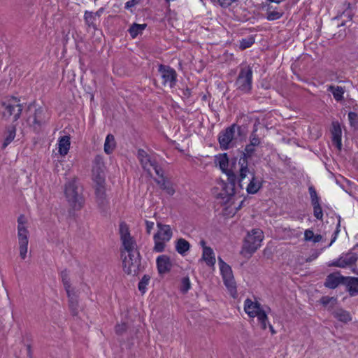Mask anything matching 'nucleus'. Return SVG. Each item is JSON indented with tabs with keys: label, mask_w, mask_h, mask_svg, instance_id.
Here are the masks:
<instances>
[{
	"label": "nucleus",
	"mask_w": 358,
	"mask_h": 358,
	"mask_svg": "<svg viewBox=\"0 0 358 358\" xmlns=\"http://www.w3.org/2000/svg\"><path fill=\"white\" fill-rule=\"evenodd\" d=\"M243 201H241L240 206L238 207V209H240L241 206H243Z\"/></svg>",
	"instance_id": "63"
},
{
	"label": "nucleus",
	"mask_w": 358,
	"mask_h": 358,
	"mask_svg": "<svg viewBox=\"0 0 358 358\" xmlns=\"http://www.w3.org/2000/svg\"><path fill=\"white\" fill-rule=\"evenodd\" d=\"M103 12V8H99L96 13H94V16L96 17H99Z\"/></svg>",
	"instance_id": "59"
},
{
	"label": "nucleus",
	"mask_w": 358,
	"mask_h": 358,
	"mask_svg": "<svg viewBox=\"0 0 358 358\" xmlns=\"http://www.w3.org/2000/svg\"><path fill=\"white\" fill-rule=\"evenodd\" d=\"M115 145L114 136L108 134L104 143V152L108 155L112 153L115 148Z\"/></svg>",
	"instance_id": "31"
},
{
	"label": "nucleus",
	"mask_w": 358,
	"mask_h": 358,
	"mask_svg": "<svg viewBox=\"0 0 358 358\" xmlns=\"http://www.w3.org/2000/svg\"><path fill=\"white\" fill-rule=\"evenodd\" d=\"M322 240V236L320 234L314 235L313 238L311 239L310 241L313 242L314 243H318Z\"/></svg>",
	"instance_id": "58"
},
{
	"label": "nucleus",
	"mask_w": 358,
	"mask_h": 358,
	"mask_svg": "<svg viewBox=\"0 0 358 358\" xmlns=\"http://www.w3.org/2000/svg\"><path fill=\"white\" fill-rule=\"evenodd\" d=\"M255 317H257L262 329L265 330L266 329V322L268 320V317L265 311L261 309L257 312V313H256Z\"/></svg>",
	"instance_id": "40"
},
{
	"label": "nucleus",
	"mask_w": 358,
	"mask_h": 358,
	"mask_svg": "<svg viewBox=\"0 0 358 358\" xmlns=\"http://www.w3.org/2000/svg\"><path fill=\"white\" fill-rule=\"evenodd\" d=\"M92 176L95 187L105 186V168H92Z\"/></svg>",
	"instance_id": "23"
},
{
	"label": "nucleus",
	"mask_w": 358,
	"mask_h": 358,
	"mask_svg": "<svg viewBox=\"0 0 358 358\" xmlns=\"http://www.w3.org/2000/svg\"><path fill=\"white\" fill-rule=\"evenodd\" d=\"M348 119L350 126L355 129H358V115L355 112H350L348 113Z\"/></svg>",
	"instance_id": "46"
},
{
	"label": "nucleus",
	"mask_w": 358,
	"mask_h": 358,
	"mask_svg": "<svg viewBox=\"0 0 358 358\" xmlns=\"http://www.w3.org/2000/svg\"><path fill=\"white\" fill-rule=\"evenodd\" d=\"M271 7H268L266 12V19L270 21L280 19L282 15L283 12H279L276 10H271Z\"/></svg>",
	"instance_id": "41"
},
{
	"label": "nucleus",
	"mask_w": 358,
	"mask_h": 358,
	"mask_svg": "<svg viewBox=\"0 0 358 358\" xmlns=\"http://www.w3.org/2000/svg\"><path fill=\"white\" fill-rule=\"evenodd\" d=\"M246 185V191L248 194H256L262 187V181L258 179L255 173V171L251 167H248V171L245 173L243 178H241V172L238 176V186L240 189H243Z\"/></svg>",
	"instance_id": "3"
},
{
	"label": "nucleus",
	"mask_w": 358,
	"mask_h": 358,
	"mask_svg": "<svg viewBox=\"0 0 358 358\" xmlns=\"http://www.w3.org/2000/svg\"><path fill=\"white\" fill-rule=\"evenodd\" d=\"M252 80V71L251 67L245 66L241 68L236 81L237 89L247 93L251 90Z\"/></svg>",
	"instance_id": "11"
},
{
	"label": "nucleus",
	"mask_w": 358,
	"mask_h": 358,
	"mask_svg": "<svg viewBox=\"0 0 358 358\" xmlns=\"http://www.w3.org/2000/svg\"><path fill=\"white\" fill-rule=\"evenodd\" d=\"M236 130L240 133L241 128L240 126L233 124L219 134L218 141L222 150H228L236 144Z\"/></svg>",
	"instance_id": "6"
},
{
	"label": "nucleus",
	"mask_w": 358,
	"mask_h": 358,
	"mask_svg": "<svg viewBox=\"0 0 358 358\" xmlns=\"http://www.w3.org/2000/svg\"><path fill=\"white\" fill-rule=\"evenodd\" d=\"M95 194L99 208L103 213H106L108 209V201L106 199L105 186L95 187Z\"/></svg>",
	"instance_id": "16"
},
{
	"label": "nucleus",
	"mask_w": 358,
	"mask_h": 358,
	"mask_svg": "<svg viewBox=\"0 0 358 358\" xmlns=\"http://www.w3.org/2000/svg\"><path fill=\"white\" fill-rule=\"evenodd\" d=\"M224 283L230 292L231 296L235 298L237 294L236 283L234 279V276H230V278H224Z\"/></svg>",
	"instance_id": "36"
},
{
	"label": "nucleus",
	"mask_w": 358,
	"mask_h": 358,
	"mask_svg": "<svg viewBox=\"0 0 358 358\" xmlns=\"http://www.w3.org/2000/svg\"><path fill=\"white\" fill-rule=\"evenodd\" d=\"M261 309V305L258 302H253L250 299L245 301L244 310L250 317H255L256 313Z\"/></svg>",
	"instance_id": "22"
},
{
	"label": "nucleus",
	"mask_w": 358,
	"mask_h": 358,
	"mask_svg": "<svg viewBox=\"0 0 358 358\" xmlns=\"http://www.w3.org/2000/svg\"><path fill=\"white\" fill-rule=\"evenodd\" d=\"M96 17L94 15L93 12L91 11H85L84 14V20L85 22V24L87 25L88 27H92L94 30L97 29V25L94 22L96 20Z\"/></svg>",
	"instance_id": "37"
},
{
	"label": "nucleus",
	"mask_w": 358,
	"mask_h": 358,
	"mask_svg": "<svg viewBox=\"0 0 358 358\" xmlns=\"http://www.w3.org/2000/svg\"><path fill=\"white\" fill-rule=\"evenodd\" d=\"M157 232L154 235L155 246L153 250L162 252L165 249V243L170 241L173 236L171 227L167 224L157 223Z\"/></svg>",
	"instance_id": "5"
},
{
	"label": "nucleus",
	"mask_w": 358,
	"mask_h": 358,
	"mask_svg": "<svg viewBox=\"0 0 358 358\" xmlns=\"http://www.w3.org/2000/svg\"><path fill=\"white\" fill-rule=\"evenodd\" d=\"M66 294L69 298V308L71 314L73 316H76L78 314V295L76 294L75 289H72V291L66 292Z\"/></svg>",
	"instance_id": "21"
},
{
	"label": "nucleus",
	"mask_w": 358,
	"mask_h": 358,
	"mask_svg": "<svg viewBox=\"0 0 358 358\" xmlns=\"http://www.w3.org/2000/svg\"><path fill=\"white\" fill-rule=\"evenodd\" d=\"M269 329H270V330H271V334H274L275 333V330L273 329V326H272V325L269 324Z\"/></svg>",
	"instance_id": "62"
},
{
	"label": "nucleus",
	"mask_w": 358,
	"mask_h": 358,
	"mask_svg": "<svg viewBox=\"0 0 358 358\" xmlns=\"http://www.w3.org/2000/svg\"><path fill=\"white\" fill-rule=\"evenodd\" d=\"M146 232L148 234H150L152 229L154 227V222L148 220H145Z\"/></svg>",
	"instance_id": "55"
},
{
	"label": "nucleus",
	"mask_w": 358,
	"mask_h": 358,
	"mask_svg": "<svg viewBox=\"0 0 358 358\" xmlns=\"http://www.w3.org/2000/svg\"><path fill=\"white\" fill-rule=\"evenodd\" d=\"M337 301L338 300L336 298L328 296H324L320 300V302L324 307H327V310L330 312L333 310V307L337 303Z\"/></svg>",
	"instance_id": "34"
},
{
	"label": "nucleus",
	"mask_w": 358,
	"mask_h": 358,
	"mask_svg": "<svg viewBox=\"0 0 358 358\" xmlns=\"http://www.w3.org/2000/svg\"><path fill=\"white\" fill-rule=\"evenodd\" d=\"M358 260V255L352 250L342 254L339 258L334 260L328 264L329 266H334L338 268H352V271L358 275V271L355 268L356 263Z\"/></svg>",
	"instance_id": "8"
},
{
	"label": "nucleus",
	"mask_w": 358,
	"mask_h": 358,
	"mask_svg": "<svg viewBox=\"0 0 358 358\" xmlns=\"http://www.w3.org/2000/svg\"><path fill=\"white\" fill-rule=\"evenodd\" d=\"M314 233L310 229H306L304 232V239L306 241H310L311 239L313 238Z\"/></svg>",
	"instance_id": "53"
},
{
	"label": "nucleus",
	"mask_w": 358,
	"mask_h": 358,
	"mask_svg": "<svg viewBox=\"0 0 358 358\" xmlns=\"http://www.w3.org/2000/svg\"><path fill=\"white\" fill-rule=\"evenodd\" d=\"M228 182L222 183V192L218 194V197L224 200V203H228L231 196L235 194L236 181H238V177L236 174H234L232 171H229L227 176Z\"/></svg>",
	"instance_id": "12"
},
{
	"label": "nucleus",
	"mask_w": 358,
	"mask_h": 358,
	"mask_svg": "<svg viewBox=\"0 0 358 358\" xmlns=\"http://www.w3.org/2000/svg\"><path fill=\"white\" fill-rule=\"evenodd\" d=\"M150 277L148 275H144L138 282V288L139 291L144 294L146 291V286L148 285Z\"/></svg>",
	"instance_id": "42"
},
{
	"label": "nucleus",
	"mask_w": 358,
	"mask_h": 358,
	"mask_svg": "<svg viewBox=\"0 0 358 358\" xmlns=\"http://www.w3.org/2000/svg\"><path fill=\"white\" fill-rule=\"evenodd\" d=\"M344 285L346 287V291L350 296L358 295V278L357 277H345Z\"/></svg>",
	"instance_id": "18"
},
{
	"label": "nucleus",
	"mask_w": 358,
	"mask_h": 358,
	"mask_svg": "<svg viewBox=\"0 0 358 358\" xmlns=\"http://www.w3.org/2000/svg\"><path fill=\"white\" fill-rule=\"evenodd\" d=\"M313 207V215L314 216L320 220H322L323 212L322 207L320 203H315V205H312Z\"/></svg>",
	"instance_id": "47"
},
{
	"label": "nucleus",
	"mask_w": 358,
	"mask_h": 358,
	"mask_svg": "<svg viewBox=\"0 0 358 358\" xmlns=\"http://www.w3.org/2000/svg\"><path fill=\"white\" fill-rule=\"evenodd\" d=\"M331 313L335 318L343 323H348L352 320L350 313L341 308H336Z\"/></svg>",
	"instance_id": "25"
},
{
	"label": "nucleus",
	"mask_w": 358,
	"mask_h": 358,
	"mask_svg": "<svg viewBox=\"0 0 358 358\" xmlns=\"http://www.w3.org/2000/svg\"><path fill=\"white\" fill-rule=\"evenodd\" d=\"M161 179H155V182L160 186V188L165 190L169 195H173L175 189L170 182L164 176V171H162V176H158Z\"/></svg>",
	"instance_id": "26"
},
{
	"label": "nucleus",
	"mask_w": 358,
	"mask_h": 358,
	"mask_svg": "<svg viewBox=\"0 0 358 358\" xmlns=\"http://www.w3.org/2000/svg\"><path fill=\"white\" fill-rule=\"evenodd\" d=\"M328 91L333 94L334 99L337 101H340L343 99V94L345 91L342 87L330 85L328 88Z\"/></svg>",
	"instance_id": "35"
},
{
	"label": "nucleus",
	"mask_w": 358,
	"mask_h": 358,
	"mask_svg": "<svg viewBox=\"0 0 358 358\" xmlns=\"http://www.w3.org/2000/svg\"><path fill=\"white\" fill-rule=\"evenodd\" d=\"M70 137L69 136H63L60 137L58 143L59 153L62 156L67 155L70 148Z\"/></svg>",
	"instance_id": "27"
},
{
	"label": "nucleus",
	"mask_w": 358,
	"mask_h": 358,
	"mask_svg": "<svg viewBox=\"0 0 358 358\" xmlns=\"http://www.w3.org/2000/svg\"><path fill=\"white\" fill-rule=\"evenodd\" d=\"M105 168L103 159L100 155H96L93 161L92 168Z\"/></svg>",
	"instance_id": "48"
},
{
	"label": "nucleus",
	"mask_w": 358,
	"mask_h": 358,
	"mask_svg": "<svg viewBox=\"0 0 358 358\" xmlns=\"http://www.w3.org/2000/svg\"><path fill=\"white\" fill-rule=\"evenodd\" d=\"M29 231L27 228L17 227L19 245L28 244Z\"/></svg>",
	"instance_id": "39"
},
{
	"label": "nucleus",
	"mask_w": 358,
	"mask_h": 358,
	"mask_svg": "<svg viewBox=\"0 0 358 358\" xmlns=\"http://www.w3.org/2000/svg\"><path fill=\"white\" fill-rule=\"evenodd\" d=\"M308 192L310 193L311 204L315 205V203H320V197L318 196L317 193L313 185L308 187Z\"/></svg>",
	"instance_id": "44"
},
{
	"label": "nucleus",
	"mask_w": 358,
	"mask_h": 358,
	"mask_svg": "<svg viewBox=\"0 0 358 358\" xmlns=\"http://www.w3.org/2000/svg\"><path fill=\"white\" fill-rule=\"evenodd\" d=\"M332 129H331V134H332V141L336 145V146L341 150V134L342 131L341 128V125L338 122H332Z\"/></svg>",
	"instance_id": "20"
},
{
	"label": "nucleus",
	"mask_w": 358,
	"mask_h": 358,
	"mask_svg": "<svg viewBox=\"0 0 358 358\" xmlns=\"http://www.w3.org/2000/svg\"><path fill=\"white\" fill-rule=\"evenodd\" d=\"M20 245V256L22 259H24L27 252L28 244L19 245Z\"/></svg>",
	"instance_id": "50"
},
{
	"label": "nucleus",
	"mask_w": 358,
	"mask_h": 358,
	"mask_svg": "<svg viewBox=\"0 0 358 358\" xmlns=\"http://www.w3.org/2000/svg\"><path fill=\"white\" fill-rule=\"evenodd\" d=\"M218 263L223 278H230V276L233 275L231 267L227 264H226L220 257L218 258Z\"/></svg>",
	"instance_id": "38"
},
{
	"label": "nucleus",
	"mask_w": 358,
	"mask_h": 358,
	"mask_svg": "<svg viewBox=\"0 0 358 358\" xmlns=\"http://www.w3.org/2000/svg\"><path fill=\"white\" fill-rule=\"evenodd\" d=\"M25 222H26V220H25L24 216L21 215L17 219V223H18L17 227L26 228L24 226Z\"/></svg>",
	"instance_id": "56"
},
{
	"label": "nucleus",
	"mask_w": 358,
	"mask_h": 358,
	"mask_svg": "<svg viewBox=\"0 0 358 358\" xmlns=\"http://www.w3.org/2000/svg\"><path fill=\"white\" fill-rule=\"evenodd\" d=\"M16 135V127L9 126L6 129L5 138L2 144V149H5L15 138Z\"/></svg>",
	"instance_id": "30"
},
{
	"label": "nucleus",
	"mask_w": 358,
	"mask_h": 358,
	"mask_svg": "<svg viewBox=\"0 0 358 358\" xmlns=\"http://www.w3.org/2000/svg\"><path fill=\"white\" fill-rule=\"evenodd\" d=\"M189 243L185 238H180L176 242V250L182 256H185L190 249Z\"/></svg>",
	"instance_id": "28"
},
{
	"label": "nucleus",
	"mask_w": 358,
	"mask_h": 358,
	"mask_svg": "<svg viewBox=\"0 0 358 358\" xmlns=\"http://www.w3.org/2000/svg\"><path fill=\"white\" fill-rule=\"evenodd\" d=\"M255 43V38L252 36H249L246 38H243L240 41V49L241 50H245L246 48H248L251 47Z\"/></svg>",
	"instance_id": "43"
},
{
	"label": "nucleus",
	"mask_w": 358,
	"mask_h": 358,
	"mask_svg": "<svg viewBox=\"0 0 358 358\" xmlns=\"http://www.w3.org/2000/svg\"><path fill=\"white\" fill-rule=\"evenodd\" d=\"M201 260L204 261L208 266H213L215 265V257L211 248H204Z\"/></svg>",
	"instance_id": "29"
},
{
	"label": "nucleus",
	"mask_w": 358,
	"mask_h": 358,
	"mask_svg": "<svg viewBox=\"0 0 358 358\" xmlns=\"http://www.w3.org/2000/svg\"><path fill=\"white\" fill-rule=\"evenodd\" d=\"M358 248V243H357V244L355 245V247H354V248Z\"/></svg>",
	"instance_id": "64"
},
{
	"label": "nucleus",
	"mask_w": 358,
	"mask_h": 358,
	"mask_svg": "<svg viewBox=\"0 0 358 358\" xmlns=\"http://www.w3.org/2000/svg\"><path fill=\"white\" fill-rule=\"evenodd\" d=\"M158 271L160 274L169 272L172 266L170 258L166 255H162L157 259Z\"/></svg>",
	"instance_id": "19"
},
{
	"label": "nucleus",
	"mask_w": 358,
	"mask_h": 358,
	"mask_svg": "<svg viewBox=\"0 0 358 358\" xmlns=\"http://www.w3.org/2000/svg\"><path fill=\"white\" fill-rule=\"evenodd\" d=\"M339 227H340V222H338V223L337 224L336 229V231L334 233V236H333V238H332V239H331V242H330V243L329 244L328 246H331L332 245V243L336 241V239L337 238V236H338V234L340 231Z\"/></svg>",
	"instance_id": "57"
},
{
	"label": "nucleus",
	"mask_w": 358,
	"mask_h": 358,
	"mask_svg": "<svg viewBox=\"0 0 358 358\" xmlns=\"http://www.w3.org/2000/svg\"><path fill=\"white\" fill-rule=\"evenodd\" d=\"M139 2H140V0H130L125 3L124 8L126 9H130L132 7L135 6L136 5L138 4Z\"/></svg>",
	"instance_id": "54"
},
{
	"label": "nucleus",
	"mask_w": 358,
	"mask_h": 358,
	"mask_svg": "<svg viewBox=\"0 0 358 358\" xmlns=\"http://www.w3.org/2000/svg\"><path fill=\"white\" fill-rule=\"evenodd\" d=\"M137 157L143 169L149 174H151L150 167H152L157 176H162V169L158 166L155 160L151 159L149 155L144 150L139 149L138 150Z\"/></svg>",
	"instance_id": "13"
},
{
	"label": "nucleus",
	"mask_w": 358,
	"mask_h": 358,
	"mask_svg": "<svg viewBox=\"0 0 358 358\" xmlns=\"http://www.w3.org/2000/svg\"><path fill=\"white\" fill-rule=\"evenodd\" d=\"M45 122V111L42 108H38L36 109L34 115V121H33V127L35 130L38 129Z\"/></svg>",
	"instance_id": "24"
},
{
	"label": "nucleus",
	"mask_w": 358,
	"mask_h": 358,
	"mask_svg": "<svg viewBox=\"0 0 358 358\" xmlns=\"http://www.w3.org/2000/svg\"><path fill=\"white\" fill-rule=\"evenodd\" d=\"M191 288V283L189 277L186 276L181 280L180 291L187 293Z\"/></svg>",
	"instance_id": "45"
},
{
	"label": "nucleus",
	"mask_w": 358,
	"mask_h": 358,
	"mask_svg": "<svg viewBox=\"0 0 358 358\" xmlns=\"http://www.w3.org/2000/svg\"><path fill=\"white\" fill-rule=\"evenodd\" d=\"M255 148L256 147L250 144H248L245 146L244 151L241 152L238 162H235L232 164L234 169H238V171L241 172V178L245 177V173L248 171V167H250L249 166V160H250L253 157L256 151Z\"/></svg>",
	"instance_id": "7"
},
{
	"label": "nucleus",
	"mask_w": 358,
	"mask_h": 358,
	"mask_svg": "<svg viewBox=\"0 0 358 358\" xmlns=\"http://www.w3.org/2000/svg\"><path fill=\"white\" fill-rule=\"evenodd\" d=\"M127 329V325L124 323L117 324L115 326V331L117 334H122Z\"/></svg>",
	"instance_id": "51"
},
{
	"label": "nucleus",
	"mask_w": 358,
	"mask_h": 358,
	"mask_svg": "<svg viewBox=\"0 0 358 358\" xmlns=\"http://www.w3.org/2000/svg\"><path fill=\"white\" fill-rule=\"evenodd\" d=\"M200 245L203 248V251H204V248H208V246L206 245V241L204 240H201L200 241Z\"/></svg>",
	"instance_id": "61"
},
{
	"label": "nucleus",
	"mask_w": 358,
	"mask_h": 358,
	"mask_svg": "<svg viewBox=\"0 0 358 358\" xmlns=\"http://www.w3.org/2000/svg\"><path fill=\"white\" fill-rule=\"evenodd\" d=\"M82 187L73 180L65 185V195L69 204L75 209H80L84 204Z\"/></svg>",
	"instance_id": "2"
},
{
	"label": "nucleus",
	"mask_w": 358,
	"mask_h": 358,
	"mask_svg": "<svg viewBox=\"0 0 358 358\" xmlns=\"http://www.w3.org/2000/svg\"><path fill=\"white\" fill-rule=\"evenodd\" d=\"M60 276L66 292H69L72 291V289H74V288L71 287L69 272L66 269L62 271L60 273Z\"/></svg>",
	"instance_id": "33"
},
{
	"label": "nucleus",
	"mask_w": 358,
	"mask_h": 358,
	"mask_svg": "<svg viewBox=\"0 0 358 358\" xmlns=\"http://www.w3.org/2000/svg\"><path fill=\"white\" fill-rule=\"evenodd\" d=\"M237 0H217L220 6L223 8H227L231 6L234 2H236Z\"/></svg>",
	"instance_id": "52"
},
{
	"label": "nucleus",
	"mask_w": 358,
	"mask_h": 358,
	"mask_svg": "<svg viewBox=\"0 0 358 358\" xmlns=\"http://www.w3.org/2000/svg\"><path fill=\"white\" fill-rule=\"evenodd\" d=\"M163 79L164 85H168L171 88L173 87L177 81V73L169 66L160 64L158 69Z\"/></svg>",
	"instance_id": "14"
},
{
	"label": "nucleus",
	"mask_w": 358,
	"mask_h": 358,
	"mask_svg": "<svg viewBox=\"0 0 358 358\" xmlns=\"http://www.w3.org/2000/svg\"><path fill=\"white\" fill-rule=\"evenodd\" d=\"M146 24H137L134 23L131 25L128 31L132 38H135L138 34H141L142 31L145 29Z\"/></svg>",
	"instance_id": "32"
},
{
	"label": "nucleus",
	"mask_w": 358,
	"mask_h": 358,
	"mask_svg": "<svg viewBox=\"0 0 358 358\" xmlns=\"http://www.w3.org/2000/svg\"><path fill=\"white\" fill-rule=\"evenodd\" d=\"M122 258L123 271L128 275H135L138 273L141 266V256L139 251L128 252L121 251Z\"/></svg>",
	"instance_id": "4"
},
{
	"label": "nucleus",
	"mask_w": 358,
	"mask_h": 358,
	"mask_svg": "<svg viewBox=\"0 0 358 358\" xmlns=\"http://www.w3.org/2000/svg\"><path fill=\"white\" fill-rule=\"evenodd\" d=\"M27 356L29 358H32V351H31V345H27Z\"/></svg>",
	"instance_id": "60"
},
{
	"label": "nucleus",
	"mask_w": 358,
	"mask_h": 358,
	"mask_svg": "<svg viewBox=\"0 0 358 358\" xmlns=\"http://www.w3.org/2000/svg\"><path fill=\"white\" fill-rule=\"evenodd\" d=\"M19 101L16 98L13 97L6 101L2 102L3 116L6 118H9L13 115V120L17 121L20 118L23 109L22 105Z\"/></svg>",
	"instance_id": "10"
},
{
	"label": "nucleus",
	"mask_w": 358,
	"mask_h": 358,
	"mask_svg": "<svg viewBox=\"0 0 358 358\" xmlns=\"http://www.w3.org/2000/svg\"><path fill=\"white\" fill-rule=\"evenodd\" d=\"M119 232L122 247L124 248L121 251H124V253L138 251L136 241L131 236L129 228L125 222H122L120 224Z\"/></svg>",
	"instance_id": "9"
},
{
	"label": "nucleus",
	"mask_w": 358,
	"mask_h": 358,
	"mask_svg": "<svg viewBox=\"0 0 358 358\" xmlns=\"http://www.w3.org/2000/svg\"><path fill=\"white\" fill-rule=\"evenodd\" d=\"M260 143H261L260 138L255 134V132L253 131L250 136V143L249 144H250L255 147H257L260 144Z\"/></svg>",
	"instance_id": "49"
},
{
	"label": "nucleus",
	"mask_w": 358,
	"mask_h": 358,
	"mask_svg": "<svg viewBox=\"0 0 358 358\" xmlns=\"http://www.w3.org/2000/svg\"><path fill=\"white\" fill-rule=\"evenodd\" d=\"M263 238L264 234L261 229H252L245 238L241 254L245 257H250L260 247Z\"/></svg>",
	"instance_id": "1"
},
{
	"label": "nucleus",
	"mask_w": 358,
	"mask_h": 358,
	"mask_svg": "<svg viewBox=\"0 0 358 358\" xmlns=\"http://www.w3.org/2000/svg\"><path fill=\"white\" fill-rule=\"evenodd\" d=\"M219 165L221 170L228 176L230 171H232L234 174L239 173L238 169H235L232 166L233 162H238L236 158H233L231 160L229 159L227 153L221 155L219 158Z\"/></svg>",
	"instance_id": "15"
},
{
	"label": "nucleus",
	"mask_w": 358,
	"mask_h": 358,
	"mask_svg": "<svg viewBox=\"0 0 358 358\" xmlns=\"http://www.w3.org/2000/svg\"><path fill=\"white\" fill-rule=\"evenodd\" d=\"M343 278L345 277L341 275L340 272L330 273L326 278L324 286L329 289H335L340 284L344 285L345 280Z\"/></svg>",
	"instance_id": "17"
}]
</instances>
